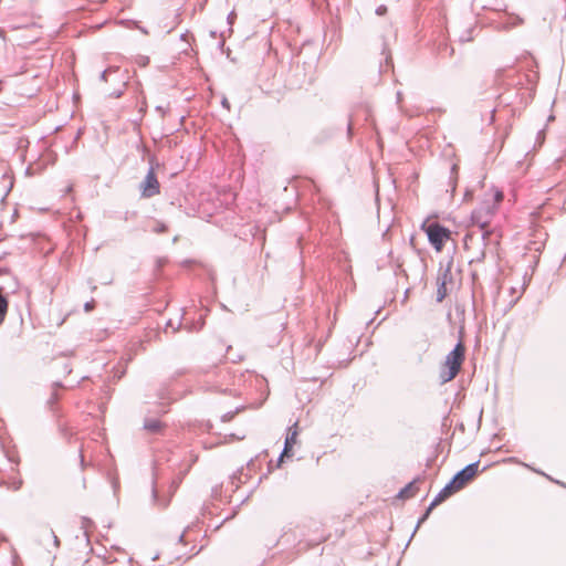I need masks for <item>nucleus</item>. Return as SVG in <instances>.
<instances>
[{
  "label": "nucleus",
  "instance_id": "nucleus-1",
  "mask_svg": "<svg viewBox=\"0 0 566 566\" xmlns=\"http://www.w3.org/2000/svg\"><path fill=\"white\" fill-rule=\"evenodd\" d=\"M465 359V346L460 338L453 349L446 356V360L440 370L439 378L442 384L453 380L461 370Z\"/></svg>",
  "mask_w": 566,
  "mask_h": 566
},
{
  "label": "nucleus",
  "instance_id": "nucleus-2",
  "mask_svg": "<svg viewBox=\"0 0 566 566\" xmlns=\"http://www.w3.org/2000/svg\"><path fill=\"white\" fill-rule=\"evenodd\" d=\"M129 73H101L99 78L107 85L105 94L112 98H119L130 84Z\"/></svg>",
  "mask_w": 566,
  "mask_h": 566
},
{
  "label": "nucleus",
  "instance_id": "nucleus-3",
  "mask_svg": "<svg viewBox=\"0 0 566 566\" xmlns=\"http://www.w3.org/2000/svg\"><path fill=\"white\" fill-rule=\"evenodd\" d=\"M430 244L437 250L441 251L447 240L451 235V231L440 224L439 222H431L428 226H423Z\"/></svg>",
  "mask_w": 566,
  "mask_h": 566
},
{
  "label": "nucleus",
  "instance_id": "nucleus-4",
  "mask_svg": "<svg viewBox=\"0 0 566 566\" xmlns=\"http://www.w3.org/2000/svg\"><path fill=\"white\" fill-rule=\"evenodd\" d=\"M480 467V461L472 462L465 465L463 469L458 471L452 476V482L458 486L459 490H462L468 483H470L478 474Z\"/></svg>",
  "mask_w": 566,
  "mask_h": 566
},
{
  "label": "nucleus",
  "instance_id": "nucleus-5",
  "mask_svg": "<svg viewBox=\"0 0 566 566\" xmlns=\"http://www.w3.org/2000/svg\"><path fill=\"white\" fill-rule=\"evenodd\" d=\"M139 189L143 198H151L160 192V185L153 165H150L145 179L140 182Z\"/></svg>",
  "mask_w": 566,
  "mask_h": 566
},
{
  "label": "nucleus",
  "instance_id": "nucleus-6",
  "mask_svg": "<svg viewBox=\"0 0 566 566\" xmlns=\"http://www.w3.org/2000/svg\"><path fill=\"white\" fill-rule=\"evenodd\" d=\"M492 214H493V208L490 205H488L486 207H480V208L473 210L472 214H471V219L481 229H485L490 224Z\"/></svg>",
  "mask_w": 566,
  "mask_h": 566
},
{
  "label": "nucleus",
  "instance_id": "nucleus-7",
  "mask_svg": "<svg viewBox=\"0 0 566 566\" xmlns=\"http://www.w3.org/2000/svg\"><path fill=\"white\" fill-rule=\"evenodd\" d=\"M297 423H294L293 427H289V433L285 437L283 450L277 459L276 467H280V463L283 458H290L293 454V446L296 442L297 437Z\"/></svg>",
  "mask_w": 566,
  "mask_h": 566
},
{
  "label": "nucleus",
  "instance_id": "nucleus-8",
  "mask_svg": "<svg viewBox=\"0 0 566 566\" xmlns=\"http://www.w3.org/2000/svg\"><path fill=\"white\" fill-rule=\"evenodd\" d=\"M452 280V275H451V271L449 268L442 270L439 272L438 274V277H437V296H436V301L438 303H441L447 294H448V290H447V283L450 282Z\"/></svg>",
  "mask_w": 566,
  "mask_h": 566
},
{
  "label": "nucleus",
  "instance_id": "nucleus-9",
  "mask_svg": "<svg viewBox=\"0 0 566 566\" xmlns=\"http://www.w3.org/2000/svg\"><path fill=\"white\" fill-rule=\"evenodd\" d=\"M458 491H460L458 486H455L452 480H450L433 497V500L431 501V507L438 506Z\"/></svg>",
  "mask_w": 566,
  "mask_h": 566
},
{
  "label": "nucleus",
  "instance_id": "nucleus-10",
  "mask_svg": "<svg viewBox=\"0 0 566 566\" xmlns=\"http://www.w3.org/2000/svg\"><path fill=\"white\" fill-rule=\"evenodd\" d=\"M472 3L475 8H481L483 10H492L496 12L506 11L504 0H473Z\"/></svg>",
  "mask_w": 566,
  "mask_h": 566
},
{
  "label": "nucleus",
  "instance_id": "nucleus-11",
  "mask_svg": "<svg viewBox=\"0 0 566 566\" xmlns=\"http://www.w3.org/2000/svg\"><path fill=\"white\" fill-rule=\"evenodd\" d=\"M61 388H64L63 384L61 381H54L51 386V394L49 396V398L46 399L45 401V406L46 408L52 411L53 413L56 412V405H57V401L60 400L61 398V395H60V389Z\"/></svg>",
  "mask_w": 566,
  "mask_h": 566
},
{
  "label": "nucleus",
  "instance_id": "nucleus-12",
  "mask_svg": "<svg viewBox=\"0 0 566 566\" xmlns=\"http://www.w3.org/2000/svg\"><path fill=\"white\" fill-rule=\"evenodd\" d=\"M422 479L421 476L415 478L411 482H409L405 488H402L398 494L397 497L401 500L410 499L416 495L418 492L417 483L420 482Z\"/></svg>",
  "mask_w": 566,
  "mask_h": 566
},
{
  "label": "nucleus",
  "instance_id": "nucleus-13",
  "mask_svg": "<svg viewBox=\"0 0 566 566\" xmlns=\"http://www.w3.org/2000/svg\"><path fill=\"white\" fill-rule=\"evenodd\" d=\"M144 429L149 433L159 434L163 432L165 424L158 419H146L144 421Z\"/></svg>",
  "mask_w": 566,
  "mask_h": 566
},
{
  "label": "nucleus",
  "instance_id": "nucleus-14",
  "mask_svg": "<svg viewBox=\"0 0 566 566\" xmlns=\"http://www.w3.org/2000/svg\"><path fill=\"white\" fill-rule=\"evenodd\" d=\"M243 475L245 476V479H248V475L243 473V468L237 470L230 476V481H229V485L227 486V490L230 489L231 492H235L239 489L240 484L244 482L242 480Z\"/></svg>",
  "mask_w": 566,
  "mask_h": 566
},
{
  "label": "nucleus",
  "instance_id": "nucleus-15",
  "mask_svg": "<svg viewBox=\"0 0 566 566\" xmlns=\"http://www.w3.org/2000/svg\"><path fill=\"white\" fill-rule=\"evenodd\" d=\"M524 20L514 13H507V21L502 24L503 30H510L516 25L523 24Z\"/></svg>",
  "mask_w": 566,
  "mask_h": 566
},
{
  "label": "nucleus",
  "instance_id": "nucleus-16",
  "mask_svg": "<svg viewBox=\"0 0 566 566\" xmlns=\"http://www.w3.org/2000/svg\"><path fill=\"white\" fill-rule=\"evenodd\" d=\"M8 298L2 293V287H0V324L4 321L7 312H8Z\"/></svg>",
  "mask_w": 566,
  "mask_h": 566
},
{
  "label": "nucleus",
  "instance_id": "nucleus-17",
  "mask_svg": "<svg viewBox=\"0 0 566 566\" xmlns=\"http://www.w3.org/2000/svg\"><path fill=\"white\" fill-rule=\"evenodd\" d=\"M149 57L147 55L137 54L133 57V64L136 67L144 69L149 65Z\"/></svg>",
  "mask_w": 566,
  "mask_h": 566
},
{
  "label": "nucleus",
  "instance_id": "nucleus-18",
  "mask_svg": "<svg viewBox=\"0 0 566 566\" xmlns=\"http://www.w3.org/2000/svg\"><path fill=\"white\" fill-rule=\"evenodd\" d=\"M433 509H434V507H431V503H430V504H429V506H428V507L426 509V511L423 512V514L419 517V520H418V522H417V525H416V527H415L413 533H412V535H411V536H413V535H415V533L417 532V530L419 528V526L428 520V517L430 516V514H431V512H432V510H433Z\"/></svg>",
  "mask_w": 566,
  "mask_h": 566
},
{
  "label": "nucleus",
  "instance_id": "nucleus-19",
  "mask_svg": "<svg viewBox=\"0 0 566 566\" xmlns=\"http://www.w3.org/2000/svg\"><path fill=\"white\" fill-rule=\"evenodd\" d=\"M458 165L457 164H453L451 166V170H450V180H451V191L453 192L455 190V182H457V175H458Z\"/></svg>",
  "mask_w": 566,
  "mask_h": 566
},
{
  "label": "nucleus",
  "instance_id": "nucleus-20",
  "mask_svg": "<svg viewBox=\"0 0 566 566\" xmlns=\"http://www.w3.org/2000/svg\"><path fill=\"white\" fill-rule=\"evenodd\" d=\"M203 388L207 391H223L218 385H212L209 381H206V385L203 386Z\"/></svg>",
  "mask_w": 566,
  "mask_h": 566
},
{
  "label": "nucleus",
  "instance_id": "nucleus-21",
  "mask_svg": "<svg viewBox=\"0 0 566 566\" xmlns=\"http://www.w3.org/2000/svg\"><path fill=\"white\" fill-rule=\"evenodd\" d=\"M237 413V410L235 411H229V412H226L224 415H222L221 417V420L223 422H228V421H231L234 417V415Z\"/></svg>",
  "mask_w": 566,
  "mask_h": 566
},
{
  "label": "nucleus",
  "instance_id": "nucleus-22",
  "mask_svg": "<svg viewBox=\"0 0 566 566\" xmlns=\"http://www.w3.org/2000/svg\"><path fill=\"white\" fill-rule=\"evenodd\" d=\"M158 398H159V399H161V400H166V399H168V398H169V394H168V391H167L166 389H164V388H163V389H160V390L158 391Z\"/></svg>",
  "mask_w": 566,
  "mask_h": 566
},
{
  "label": "nucleus",
  "instance_id": "nucleus-23",
  "mask_svg": "<svg viewBox=\"0 0 566 566\" xmlns=\"http://www.w3.org/2000/svg\"><path fill=\"white\" fill-rule=\"evenodd\" d=\"M94 306H95V302H94V300H92V301H90V302H86V303L84 304V311H85V312H91V311L94 308Z\"/></svg>",
  "mask_w": 566,
  "mask_h": 566
},
{
  "label": "nucleus",
  "instance_id": "nucleus-24",
  "mask_svg": "<svg viewBox=\"0 0 566 566\" xmlns=\"http://www.w3.org/2000/svg\"><path fill=\"white\" fill-rule=\"evenodd\" d=\"M180 326H181V321H179V323L176 327L174 326L171 319H169L166 324V328L171 327L174 333L177 332L180 328Z\"/></svg>",
  "mask_w": 566,
  "mask_h": 566
},
{
  "label": "nucleus",
  "instance_id": "nucleus-25",
  "mask_svg": "<svg viewBox=\"0 0 566 566\" xmlns=\"http://www.w3.org/2000/svg\"><path fill=\"white\" fill-rule=\"evenodd\" d=\"M49 535L53 538V543L55 545V547H59L60 546V539L59 537L55 535V533L51 530L49 532Z\"/></svg>",
  "mask_w": 566,
  "mask_h": 566
},
{
  "label": "nucleus",
  "instance_id": "nucleus-26",
  "mask_svg": "<svg viewBox=\"0 0 566 566\" xmlns=\"http://www.w3.org/2000/svg\"><path fill=\"white\" fill-rule=\"evenodd\" d=\"M221 105L227 111H230V103H229L228 98L224 95L221 98Z\"/></svg>",
  "mask_w": 566,
  "mask_h": 566
},
{
  "label": "nucleus",
  "instance_id": "nucleus-27",
  "mask_svg": "<svg viewBox=\"0 0 566 566\" xmlns=\"http://www.w3.org/2000/svg\"><path fill=\"white\" fill-rule=\"evenodd\" d=\"M167 230V226L165 223H160L156 227L155 232L163 233Z\"/></svg>",
  "mask_w": 566,
  "mask_h": 566
},
{
  "label": "nucleus",
  "instance_id": "nucleus-28",
  "mask_svg": "<svg viewBox=\"0 0 566 566\" xmlns=\"http://www.w3.org/2000/svg\"><path fill=\"white\" fill-rule=\"evenodd\" d=\"M167 262H168V260L166 258L157 259V269L163 268Z\"/></svg>",
  "mask_w": 566,
  "mask_h": 566
},
{
  "label": "nucleus",
  "instance_id": "nucleus-29",
  "mask_svg": "<svg viewBox=\"0 0 566 566\" xmlns=\"http://www.w3.org/2000/svg\"><path fill=\"white\" fill-rule=\"evenodd\" d=\"M387 12V8L385 6H379L377 9H376V13L378 15H384L385 13Z\"/></svg>",
  "mask_w": 566,
  "mask_h": 566
},
{
  "label": "nucleus",
  "instance_id": "nucleus-30",
  "mask_svg": "<svg viewBox=\"0 0 566 566\" xmlns=\"http://www.w3.org/2000/svg\"><path fill=\"white\" fill-rule=\"evenodd\" d=\"M235 19V13L234 12H231L229 15H228V22L229 24H232L233 21Z\"/></svg>",
  "mask_w": 566,
  "mask_h": 566
},
{
  "label": "nucleus",
  "instance_id": "nucleus-31",
  "mask_svg": "<svg viewBox=\"0 0 566 566\" xmlns=\"http://www.w3.org/2000/svg\"><path fill=\"white\" fill-rule=\"evenodd\" d=\"M502 199H503V193L501 191H497L495 193V201L500 202V201H502Z\"/></svg>",
  "mask_w": 566,
  "mask_h": 566
},
{
  "label": "nucleus",
  "instance_id": "nucleus-32",
  "mask_svg": "<svg viewBox=\"0 0 566 566\" xmlns=\"http://www.w3.org/2000/svg\"><path fill=\"white\" fill-rule=\"evenodd\" d=\"M352 130H353V125H352V122L349 120V123L347 125V133L349 136L352 135Z\"/></svg>",
  "mask_w": 566,
  "mask_h": 566
},
{
  "label": "nucleus",
  "instance_id": "nucleus-33",
  "mask_svg": "<svg viewBox=\"0 0 566 566\" xmlns=\"http://www.w3.org/2000/svg\"><path fill=\"white\" fill-rule=\"evenodd\" d=\"M310 49H311V48H304V49H302V51H301V53H300V57H302L303 55H305Z\"/></svg>",
  "mask_w": 566,
  "mask_h": 566
},
{
  "label": "nucleus",
  "instance_id": "nucleus-34",
  "mask_svg": "<svg viewBox=\"0 0 566 566\" xmlns=\"http://www.w3.org/2000/svg\"><path fill=\"white\" fill-rule=\"evenodd\" d=\"M313 66H314V65H313L312 63H307V62H305V61L303 62V67H304V69H307V67H308V69H311V67H313Z\"/></svg>",
  "mask_w": 566,
  "mask_h": 566
},
{
  "label": "nucleus",
  "instance_id": "nucleus-35",
  "mask_svg": "<svg viewBox=\"0 0 566 566\" xmlns=\"http://www.w3.org/2000/svg\"><path fill=\"white\" fill-rule=\"evenodd\" d=\"M186 531L178 536V542H184Z\"/></svg>",
  "mask_w": 566,
  "mask_h": 566
},
{
  "label": "nucleus",
  "instance_id": "nucleus-36",
  "mask_svg": "<svg viewBox=\"0 0 566 566\" xmlns=\"http://www.w3.org/2000/svg\"><path fill=\"white\" fill-rule=\"evenodd\" d=\"M465 198H471L473 196L472 191L470 190H467L465 193H464Z\"/></svg>",
  "mask_w": 566,
  "mask_h": 566
},
{
  "label": "nucleus",
  "instance_id": "nucleus-37",
  "mask_svg": "<svg viewBox=\"0 0 566 566\" xmlns=\"http://www.w3.org/2000/svg\"><path fill=\"white\" fill-rule=\"evenodd\" d=\"M135 214H136L135 212H126L125 220H128V218H130V216H135Z\"/></svg>",
  "mask_w": 566,
  "mask_h": 566
},
{
  "label": "nucleus",
  "instance_id": "nucleus-38",
  "mask_svg": "<svg viewBox=\"0 0 566 566\" xmlns=\"http://www.w3.org/2000/svg\"><path fill=\"white\" fill-rule=\"evenodd\" d=\"M135 214H136L135 212H126L125 220H128V218H130V216H135Z\"/></svg>",
  "mask_w": 566,
  "mask_h": 566
},
{
  "label": "nucleus",
  "instance_id": "nucleus-39",
  "mask_svg": "<svg viewBox=\"0 0 566 566\" xmlns=\"http://www.w3.org/2000/svg\"><path fill=\"white\" fill-rule=\"evenodd\" d=\"M153 497L154 500H157V491L155 488H153Z\"/></svg>",
  "mask_w": 566,
  "mask_h": 566
},
{
  "label": "nucleus",
  "instance_id": "nucleus-40",
  "mask_svg": "<svg viewBox=\"0 0 566 566\" xmlns=\"http://www.w3.org/2000/svg\"><path fill=\"white\" fill-rule=\"evenodd\" d=\"M317 59V54H316V51L313 52V56H312V62H315Z\"/></svg>",
  "mask_w": 566,
  "mask_h": 566
},
{
  "label": "nucleus",
  "instance_id": "nucleus-41",
  "mask_svg": "<svg viewBox=\"0 0 566 566\" xmlns=\"http://www.w3.org/2000/svg\"><path fill=\"white\" fill-rule=\"evenodd\" d=\"M4 84L3 80L0 78V92L2 91V85Z\"/></svg>",
  "mask_w": 566,
  "mask_h": 566
},
{
  "label": "nucleus",
  "instance_id": "nucleus-42",
  "mask_svg": "<svg viewBox=\"0 0 566 566\" xmlns=\"http://www.w3.org/2000/svg\"><path fill=\"white\" fill-rule=\"evenodd\" d=\"M252 465H254V462H253V460L251 459V460L248 462V467H252Z\"/></svg>",
  "mask_w": 566,
  "mask_h": 566
},
{
  "label": "nucleus",
  "instance_id": "nucleus-43",
  "mask_svg": "<svg viewBox=\"0 0 566 566\" xmlns=\"http://www.w3.org/2000/svg\"><path fill=\"white\" fill-rule=\"evenodd\" d=\"M156 111H158V112H163V107H161V106H157V107H156Z\"/></svg>",
  "mask_w": 566,
  "mask_h": 566
},
{
  "label": "nucleus",
  "instance_id": "nucleus-44",
  "mask_svg": "<svg viewBox=\"0 0 566 566\" xmlns=\"http://www.w3.org/2000/svg\"><path fill=\"white\" fill-rule=\"evenodd\" d=\"M248 497H249V494H248L245 497H243V499L241 500V503H244V502L247 501V499H248Z\"/></svg>",
  "mask_w": 566,
  "mask_h": 566
},
{
  "label": "nucleus",
  "instance_id": "nucleus-45",
  "mask_svg": "<svg viewBox=\"0 0 566 566\" xmlns=\"http://www.w3.org/2000/svg\"><path fill=\"white\" fill-rule=\"evenodd\" d=\"M486 235H489V232H484V233L482 234V238H483V239H485V237H486Z\"/></svg>",
  "mask_w": 566,
  "mask_h": 566
},
{
  "label": "nucleus",
  "instance_id": "nucleus-46",
  "mask_svg": "<svg viewBox=\"0 0 566 566\" xmlns=\"http://www.w3.org/2000/svg\"><path fill=\"white\" fill-rule=\"evenodd\" d=\"M46 66H48V65L43 63V64H41L39 67H43V69H45Z\"/></svg>",
  "mask_w": 566,
  "mask_h": 566
},
{
  "label": "nucleus",
  "instance_id": "nucleus-47",
  "mask_svg": "<svg viewBox=\"0 0 566 566\" xmlns=\"http://www.w3.org/2000/svg\"><path fill=\"white\" fill-rule=\"evenodd\" d=\"M400 95H401V93H400V92H397V97H398V99L400 98Z\"/></svg>",
  "mask_w": 566,
  "mask_h": 566
},
{
  "label": "nucleus",
  "instance_id": "nucleus-48",
  "mask_svg": "<svg viewBox=\"0 0 566 566\" xmlns=\"http://www.w3.org/2000/svg\"><path fill=\"white\" fill-rule=\"evenodd\" d=\"M168 505V502H165L161 506L166 507Z\"/></svg>",
  "mask_w": 566,
  "mask_h": 566
}]
</instances>
